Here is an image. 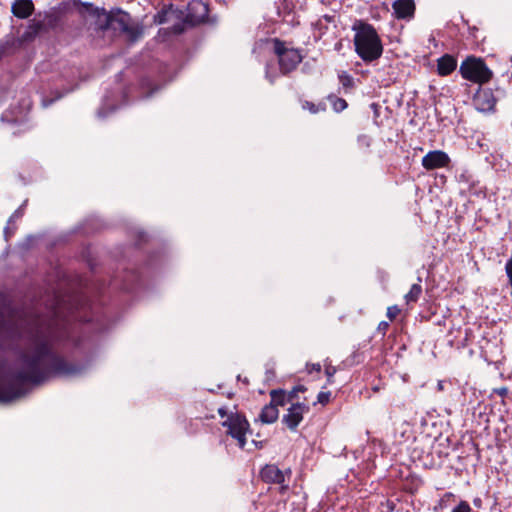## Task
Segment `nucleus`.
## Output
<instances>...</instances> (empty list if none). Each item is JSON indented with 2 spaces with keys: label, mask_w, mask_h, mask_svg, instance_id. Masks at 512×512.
Wrapping results in <instances>:
<instances>
[{
  "label": "nucleus",
  "mask_w": 512,
  "mask_h": 512,
  "mask_svg": "<svg viewBox=\"0 0 512 512\" xmlns=\"http://www.w3.org/2000/svg\"><path fill=\"white\" fill-rule=\"evenodd\" d=\"M356 54L365 63L378 60L383 54V44L374 26L363 20H356L352 26Z\"/></svg>",
  "instance_id": "2"
},
{
  "label": "nucleus",
  "mask_w": 512,
  "mask_h": 512,
  "mask_svg": "<svg viewBox=\"0 0 512 512\" xmlns=\"http://www.w3.org/2000/svg\"><path fill=\"white\" fill-rule=\"evenodd\" d=\"M183 9L174 7V5H164L154 16V22L156 24H164L170 21L180 22V18H183Z\"/></svg>",
  "instance_id": "12"
},
{
  "label": "nucleus",
  "mask_w": 512,
  "mask_h": 512,
  "mask_svg": "<svg viewBox=\"0 0 512 512\" xmlns=\"http://www.w3.org/2000/svg\"><path fill=\"white\" fill-rule=\"evenodd\" d=\"M307 390V388L304 386V385H297L295 387H293L290 391L287 392V395H288V398L292 403H294L293 401L297 398L298 396V393H303Z\"/></svg>",
  "instance_id": "25"
},
{
  "label": "nucleus",
  "mask_w": 512,
  "mask_h": 512,
  "mask_svg": "<svg viewBox=\"0 0 512 512\" xmlns=\"http://www.w3.org/2000/svg\"><path fill=\"white\" fill-rule=\"evenodd\" d=\"M2 330L5 337L9 340H20L23 336V331L17 321H6L2 324Z\"/></svg>",
  "instance_id": "18"
},
{
  "label": "nucleus",
  "mask_w": 512,
  "mask_h": 512,
  "mask_svg": "<svg viewBox=\"0 0 512 512\" xmlns=\"http://www.w3.org/2000/svg\"><path fill=\"white\" fill-rule=\"evenodd\" d=\"M233 396V393H228V397L231 398Z\"/></svg>",
  "instance_id": "47"
},
{
  "label": "nucleus",
  "mask_w": 512,
  "mask_h": 512,
  "mask_svg": "<svg viewBox=\"0 0 512 512\" xmlns=\"http://www.w3.org/2000/svg\"><path fill=\"white\" fill-rule=\"evenodd\" d=\"M449 162L450 158L448 154L441 150L430 151L422 158V166L426 170L446 167Z\"/></svg>",
  "instance_id": "11"
},
{
  "label": "nucleus",
  "mask_w": 512,
  "mask_h": 512,
  "mask_svg": "<svg viewBox=\"0 0 512 512\" xmlns=\"http://www.w3.org/2000/svg\"><path fill=\"white\" fill-rule=\"evenodd\" d=\"M89 15L94 18V30L96 32H105L109 30L111 25V11L93 7L92 4H85Z\"/></svg>",
  "instance_id": "9"
},
{
  "label": "nucleus",
  "mask_w": 512,
  "mask_h": 512,
  "mask_svg": "<svg viewBox=\"0 0 512 512\" xmlns=\"http://www.w3.org/2000/svg\"><path fill=\"white\" fill-rule=\"evenodd\" d=\"M114 34H123L130 41H136L141 35L139 28L133 23L131 16L120 9L111 10V25Z\"/></svg>",
  "instance_id": "6"
},
{
  "label": "nucleus",
  "mask_w": 512,
  "mask_h": 512,
  "mask_svg": "<svg viewBox=\"0 0 512 512\" xmlns=\"http://www.w3.org/2000/svg\"><path fill=\"white\" fill-rule=\"evenodd\" d=\"M222 426L227 428L228 435L237 440L238 446L244 449L246 433L250 427L246 417L238 412H231L228 418L222 422Z\"/></svg>",
  "instance_id": "7"
},
{
  "label": "nucleus",
  "mask_w": 512,
  "mask_h": 512,
  "mask_svg": "<svg viewBox=\"0 0 512 512\" xmlns=\"http://www.w3.org/2000/svg\"><path fill=\"white\" fill-rule=\"evenodd\" d=\"M457 68V60L450 54H445L437 60V72L440 76H448Z\"/></svg>",
  "instance_id": "16"
},
{
  "label": "nucleus",
  "mask_w": 512,
  "mask_h": 512,
  "mask_svg": "<svg viewBox=\"0 0 512 512\" xmlns=\"http://www.w3.org/2000/svg\"><path fill=\"white\" fill-rule=\"evenodd\" d=\"M45 29V24L42 21L33 19L30 21L24 33L19 37L22 44L33 41Z\"/></svg>",
  "instance_id": "17"
},
{
  "label": "nucleus",
  "mask_w": 512,
  "mask_h": 512,
  "mask_svg": "<svg viewBox=\"0 0 512 512\" xmlns=\"http://www.w3.org/2000/svg\"><path fill=\"white\" fill-rule=\"evenodd\" d=\"M273 51L278 58L279 70L282 75H288L303 60V55L299 49L288 48L286 43L278 38L272 39Z\"/></svg>",
  "instance_id": "4"
},
{
  "label": "nucleus",
  "mask_w": 512,
  "mask_h": 512,
  "mask_svg": "<svg viewBox=\"0 0 512 512\" xmlns=\"http://www.w3.org/2000/svg\"><path fill=\"white\" fill-rule=\"evenodd\" d=\"M29 350L19 360L22 369L9 374L8 382L0 384V402L9 403L23 397L25 383L40 385L53 377L81 375L86 366L68 361L55 350L56 333L52 325L35 320L25 330Z\"/></svg>",
  "instance_id": "1"
},
{
  "label": "nucleus",
  "mask_w": 512,
  "mask_h": 512,
  "mask_svg": "<svg viewBox=\"0 0 512 512\" xmlns=\"http://www.w3.org/2000/svg\"><path fill=\"white\" fill-rule=\"evenodd\" d=\"M331 392H319L317 395V403H320L322 405H326L330 401Z\"/></svg>",
  "instance_id": "30"
},
{
  "label": "nucleus",
  "mask_w": 512,
  "mask_h": 512,
  "mask_svg": "<svg viewBox=\"0 0 512 512\" xmlns=\"http://www.w3.org/2000/svg\"><path fill=\"white\" fill-rule=\"evenodd\" d=\"M451 512H472V508L470 507L467 501H460Z\"/></svg>",
  "instance_id": "26"
},
{
  "label": "nucleus",
  "mask_w": 512,
  "mask_h": 512,
  "mask_svg": "<svg viewBox=\"0 0 512 512\" xmlns=\"http://www.w3.org/2000/svg\"><path fill=\"white\" fill-rule=\"evenodd\" d=\"M271 401L270 403L274 405L276 408L278 406H284L287 403H291L287 392L284 389H273L269 392Z\"/></svg>",
  "instance_id": "21"
},
{
  "label": "nucleus",
  "mask_w": 512,
  "mask_h": 512,
  "mask_svg": "<svg viewBox=\"0 0 512 512\" xmlns=\"http://www.w3.org/2000/svg\"><path fill=\"white\" fill-rule=\"evenodd\" d=\"M392 8L397 19H411L415 13L414 0H395Z\"/></svg>",
  "instance_id": "14"
},
{
  "label": "nucleus",
  "mask_w": 512,
  "mask_h": 512,
  "mask_svg": "<svg viewBox=\"0 0 512 512\" xmlns=\"http://www.w3.org/2000/svg\"><path fill=\"white\" fill-rule=\"evenodd\" d=\"M437 389L439 391H442L444 389V385H443V381H439L438 384H437Z\"/></svg>",
  "instance_id": "46"
},
{
  "label": "nucleus",
  "mask_w": 512,
  "mask_h": 512,
  "mask_svg": "<svg viewBox=\"0 0 512 512\" xmlns=\"http://www.w3.org/2000/svg\"><path fill=\"white\" fill-rule=\"evenodd\" d=\"M218 414H219L222 418H224V417H227V418H228V416L230 415V414H228L227 409H226V407H224V406H223V407H220V408L218 409Z\"/></svg>",
  "instance_id": "39"
},
{
  "label": "nucleus",
  "mask_w": 512,
  "mask_h": 512,
  "mask_svg": "<svg viewBox=\"0 0 512 512\" xmlns=\"http://www.w3.org/2000/svg\"><path fill=\"white\" fill-rule=\"evenodd\" d=\"M323 19L326 21V22H332L334 20V16H331V15H324L323 16Z\"/></svg>",
  "instance_id": "44"
},
{
  "label": "nucleus",
  "mask_w": 512,
  "mask_h": 512,
  "mask_svg": "<svg viewBox=\"0 0 512 512\" xmlns=\"http://www.w3.org/2000/svg\"><path fill=\"white\" fill-rule=\"evenodd\" d=\"M20 38L7 37V39L0 44V56L13 53L15 50L22 46Z\"/></svg>",
  "instance_id": "20"
},
{
  "label": "nucleus",
  "mask_w": 512,
  "mask_h": 512,
  "mask_svg": "<svg viewBox=\"0 0 512 512\" xmlns=\"http://www.w3.org/2000/svg\"><path fill=\"white\" fill-rule=\"evenodd\" d=\"M286 473L288 474V476H290L291 474V471L290 470H287Z\"/></svg>",
  "instance_id": "48"
},
{
  "label": "nucleus",
  "mask_w": 512,
  "mask_h": 512,
  "mask_svg": "<svg viewBox=\"0 0 512 512\" xmlns=\"http://www.w3.org/2000/svg\"><path fill=\"white\" fill-rule=\"evenodd\" d=\"M336 367L335 366H332V365H328L325 367V375L327 377V382L328 384H332L333 383V377L336 373Z\"/></svg>",
  "instance_id": "29"
},
{
  "label": "nucleus",
  "mask_w": 512,
  "mask_h": 512,
  "mask_svg": "<svg viewBox=\"0 0 512 512\" xmlns=\"http://www.w3.org/2000/svg\"><path fill=\"white\" fill-rule=\"evenodd\" d=\"M339 79L344 87H351L353 85V78L346 73L341 74Z\"/></svg>",
  "instance_id": "32"
},
{
  "label": "nucleus",
  "mask_w": 512,
  "mask_h": 512,
  "mask_svg": "<svg viewBox=\"0 0 512 512\" xmlns=\"http://www.w3.org/2000/svg\"><path fill=\"white\" fill-rule=\"evenodd\" d=\"M395 509V503L391 500H386L380 504V512H392Z\"/></svg>",
  "instance_id": "28"
},
{
  "label": "nucleus",
  "mask_w": 512,
  "mask_h": 512,
  "mask_svg": "<svg viewBox=\"0 0 512 512\" xmlns=\"http://www.w3.org/2000/svg\"><path fill=\"white\" fill-rule=\"evenodd\" d=\"M459 72L464 79L479 85L489 82L493 76L484 60L475 56H468L461 63Z\"/></svg>",
  "instance_id": "5"
},
{
  "label": "nucleus",
  "mask_w": 512,
  "mask_h": 512,
  "mask_svg": "<svg viewBox=\"0 0 512 512\" xmlns=\"http://www.w3.org/2000/svg\"><path fill=\"white\" fill-rule=\"evenodd\" d=\"M474 104L479 111L489 112L494 110L496 98L490 89H479L474 96Z\"/></svg>",
  "instance_id": "13"
},
{
  "label": "nucleus",
  "mask_w": 512,
  "mask_h": 512,
  "mask_svg": "<svg viewBox=\"0 0 512 512\" xmlns=\"http://www.w3.org/2000/svg\"><path fill=\"white\" fill-rule=\"evenodd\" d=\"M494 392L501 397H505L508 394L509 390L507 387H499L494 389Z\"/></svg>",
  "instance_id": "37"
},
{
  "label": "nucleus",
  "mask_w": 512,
  "mask_h": 512,
  "mask_svg": "<svg viewBox=\"0 0 512 512\" xmlns=\"http://www.w3.org/2000/svg\"><path fill=\"white\" fill-rule=\"evenodd\" d=\"M23 206H20L17 210L14 211V213L10 216L9 220H8V224H12L16 219H19L23 216L24 214V209H23Z\"/></svg>",
  "instance_id": "33"
},
{
  "label": "nucleus",
  "mask_w": 512,
  "mask_h": 512,
  "mask_svg": "<svg viewBox=\"0 0 512 512\" xmlns=\"http://www.w3.org/2000/svg\"><path fill=\"white\" fill-rule=\"evenodd\" d=\"M10 224H8L5 229H4V233H5V236L6 238L8 239V237H10L14 231L13 230H10V227H9Z\"/></svg>",
  "instance_id": "42"
},
{
  "label": "nucleus",
  "mask_w": 512,
  "mask_h": 512,
  "mask_svg": "<svg viewBox=\"0 0 512 512\" xmlns=\"http://www.w3.org/2000/svg\"><path fill=\"white\" fill-rule=\"evenodd\" d=\"M389 328V323L387 321H381L378 324L377 330L382 333L383 336H385L387 330Z\"/></svg>",
  "instance_id": "35"
},
{
  "label": "nucleus",
  "mask_w": 512,
  "mask_h": 512,
  "mask_svg": "<svg viewBox=\"0 0 512 512\" xmlns=\"http://www.w3.org/2000/svg\"><path fill=\"white\" fill-rule=\"evenodd\" d=\"M358 141L361 142V143H364L366 144L367 146H369V139L367 136L365 135H361L358 137Z\"/></svg>",
  "instance_id": "41"
},
{
  "label": "nucleus",
  "mask_w": 512,
  "mask_h": 512,
  "mask_svg": "<svg viewBox=\"0 0 512 512\" xmlns=\"http://www.w3.org/2000/svg\"><path fill=\"white\" fill-rule=\"evenodd\" d=\"M244 382H245L246 384H248V382H249V381H248V379H247V378H245V379H244Z\"/></svg>",
  "instance_id": "49"
},
{
  "label": "nucleus",
  "mask_w": 512,
  "mask_h": 512,
  "mask_svg": "<svg viewBox=\"0 0 512 512\" xmlns=\"http://www.w3.org/2000/svg\"><path fill=\"white\" fill-rule=\"evenodd\" d=\"M328 100L331 103L332 108L336 113L342 112L348 106L347 101L345 99L339 98L335 95H329Z\"/></svg>",
  "instance_id": "23"
},
{
  "label": "nucleus",
  "mask_w": 512,
  "mask_h": 512,
  "mask_svg": "<svg viewBox=\"0 0 512 512\" xmlns=\"http://www.w3.org/2000/svg\"><path fill=\"white\" fill-rule=\"evenodd\" d=\"M261 479L266 483L280 484L281 492L288 489V485H284L285 473L275 464H267L260 471Z\"/></svg>",
  "instance_id": "10"
},
{
  "label": "nucleus",
  "mask_w": 512,
  "mask_h": 512,
  "mask_svg": "<svg viewBox=\"0 0 512 512\" xmlns=\"http://www.w3.org/2000/svg\"><path fill=\"white\" fill-rule=\"evenodd\" d=\"M253 444L256 446V448H262L263 447V442L262 441L257 442L255 440H253Z\"/></svg>",
  "instance_id": "45"
},
{
  "label": "nucleus",
  "mask_w": 512,
  "mask_h": 512,
  "mask_svg": "<svg viewBox=\"0 0 512 512\" xmlns=\"http://www.w3.org/2000/svg\"><path fill=\"white\" fill-rule=\"evenodd\" d=\"M422 293V287L419 283L413 284L409 292L405 295L406 303L417 302Z\"/></svg>",
  "instance_id": "22"
},
{
  "label": "nucleus",
  "mask_w": 512,
  "mask_h": 512,
  "mask_svg": "<svg viewBox=\"0 0 512 512\" xmlns=\"http://www.w3.org/2000/svg\"><path fill=\"white\" fill-rule=\"evenodd\" d=\"M279 417V411L278 408H276L271 403L266 404L259 415V419L262 423L265 424H272L274 423Z\"/></svg>",
  "instance_id": "19"
},
{
  "label": "nucleus",
  "mask_w": 512,
  "mask_h": 512,
  "mask_svg": "<svg viewBox=\"0 0 512 512\" xmlns=\"http://www.w3.org/2000/svg\"><path fill=\"white\" fill-rule=\"evenodd\" d=\"M370 108L373 110L375 117H378L380 106L377 103H371Z\"/></svg>",
  "instance_id": "38"
},
{
  "label": "nucleus",
  "mask_w": 512,
  "mask_h": 512,
  "mask_svg": "<svg viewBox=\"0 0 512 512\" xmlns=\"http://www.w3.org/2000/svg\"><path fill=\"white\" fill-rule=\"evenodd\" d=\"M12 14L19 19H26L34 12L32 0H15L11 6Z\"/></svg>",
  "instance_id": "15"
},
{
  "label": "nucleus",
  "mask_w": 512,
  "mask_h": 512,
  "mask_svg": "<svg viewBox=\"0 0 512 512\" xmlns=\"http://www.w3.org/2000/svg\"><path fill=\"white\" fill-rule=\"evenodd\" d=\"M311 370L320 372L321 371V365L319 363H314L311 365Z\"/></svg>",
  "instance_id": "43"
},
{
  "label": "nucleus",
  "mask_w": 512,
  "mask_h": 512,
  "mask_svg": "<svg viewBox=\"0 0 512 512\" xmlns=\"http://www.w3.org/2000/svg\"><path fill=\"white\" fill-rule=\"evenodd\" d=\"M310 410L309 406L303 402L292 403L287 409V413L282 417V423L291 431H296L302 422L304 414Z\"/></svg>",
  "instance_id": "8"
},
{
  "label": "nucleus",
  "mask_w": 512,
  "mask_h": 512,
  "mask_svg": "<svg viewBox=\"0 0 512 512\" xmlns=\"http://www.w3.org/2000/svg\"><path fill=\"white\" fill-rule=\"evenodd\" d=\"M302 108L304 110H308L312 114H317L319 112H324L326 110V105L325 103L315 104L310 101H304L302 102Z\"/></svg>",
  "instance_id": "24"
},
{
  "label": "nucleus",
  "mask_w": 512,
  "mask_h": 512,
  "mask_svg": "<svg viewBox=\"0 0 512 512\" xmlns=\"http://www.w3.org/2000/svg\"><path fill=\"white\" fill-rule=\"evenodd\" d=\"M505 271L509 278L510 285H512V258L507 261Z\"/></svg>",
  "instance_id": "34"
},
{
  "label": "nucleus",
  "mask_w": 512,
  "mask_h": 512,
  "mask_svg": "<svg viewBox=\"0 0 512 512\" xmlns=\"http://www.w3.org/2000/svg\"><path fill=\"white\" fill-rule=\"evenodd\" d=\"M1 120H2V121H7V122H9V123H16V122H17V119H11V118H9L8 113H4V114L2 115V117H1Z\"/></svg>",
  "instance_id": "40"
},
{
  "label": "nucleus",
  "mask_w": 512,
  "mask_h": 512,
  "mask_svg": "<svg viewBox=\"0 0 512 512\" xmlns=\"http://www.w3.org/2000/svg\"><path fill=\"white\" fill-rule=\"evenodd\" d=\"M399 313H400V309L398 308V306L393 305V306H390L387 308L386 315L392 321L398 316Z\"/></svg>",
  "instance_id": "31"
},
{
  "label": "nucleus",
  "mask_w": 512,
  "mask_h": 512,
  "mask_svg": "<svg viewBox=\"0 0 512 512\" xmlns=\"http://www.w3.org/2000/svg\"><path fill=\"white\" fill-rule=\"evenodd\" d=\"M183 18H180L179 23L172 26L175 34H180L184 31L185 25L196 26L206 22H215L209 18V7L201 0H191L185 10H183Z\"/></svg>",
  "instance_id": "3"
},
{
  "label": "nucleus",
  "mask_w": 512,
  "mask_h": 512,
  "mask_svg": "<svg viewBox=\"0 0 512 512\" xmlns=\"http://www.w3.org/2000/svg\"><path fill=\"white\" fill-rule=\"evenodd\" d=\"M61 97H62V94H58L55 98H50V99L44 98L42 101L43 106L47 107V106L51 105L55 100L60 99Z\"/></svg>",
  "instance_id": "36"
},
{
  "label": "nucleus",
  "mask_w": 512,
  "mask_h": 512,
  "mask_svg": "<svg viewBox=\"0 0 512 512\" xmlns=\"http://www.w3.org/2000/svg\"><path fill=\"white\" fill-rule=\"evenodd\" d=\"M279 74L276 71H270V65H266L265 69V78L269 81L270 84H274Z\"/></svg>",
  "instance_id": "27"
}]
</instances>
